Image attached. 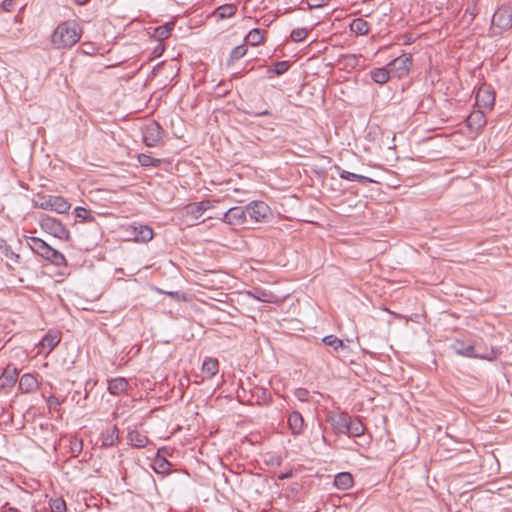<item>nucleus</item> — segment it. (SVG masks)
<instances>
[{
    "mask_svg": "<svg viewBox=\"0 0 512 512\" xmlns=\"http://www.w3.org/2000/svg\"><path fill=\"white\" fill-rule=\"evenodd\" d=\"M81 35L82 27L77 21H64L55 28L52 34V43L59 49L71 48L80 40Z\"/></svg>",
    "mask_w": 512,
    "mask_h": 512,
    "instance_id": "f257e3e1",
    "label": "nucleus"
},
{
    "mask_svg": "<svg viewBox=\"0 0 512 512\" xmlns=\"http://www.w3.org/2000/svg\"><path fill=\"white\" fill-rule=\"evenodd\" d=\"M512 28V5L503 4L493 14L490 31L492 35L502 34Z\"/></svg>",
    "mask_w": 512,
    "mask_h": 512,
    "instance_id": "f03ea898",
    "label": "nucleus"
},
{
    "mask_svg": "<svg viewBox=\"0 0 512 512\" xmlns=\"http://www.w3.org/2000/svg\"><path fill=\"white\" fill-rule=\"evenodd\" d=\"M36 207L43 210L55 211L57 213H66L70 209V203L62 196L47 195L42 196L39 202H36Z\"/></svg>",
    "mask_w": 512,
    "mask_h": 512,
    "instance_id": "7ed1b4c3",
    "label": "nucleus"
},
{
    "mask_svg": "<svg viewBox=\"0 0 512 512\" xmlns=\"http://www.w3.org/2000/svg\"><path fill=\"white\" fill-rule=\"evenodd\" d=\"M41 229L61 240H68L70 238L69 230L56 218L44 216L40 219Z\"/></svg>",
    "mask_w": 512,
    "mask_h": 512,
    "instance_id": "20e7f679",
    "label": "nucleus"
},
{
    "mask_svg": "<svg viewBox=\"0 0 512 512\" xmlns=\"http://www.w3.org/2000/svg\"><path fill=\"white\" fill-rule=\"evenodd\" d=\"M162 132L163 130L157 122L148 123L142 130L143 142L148 147L156 146L162 139Z\"/></svg>",
    "mask_w": 512,
    "mask_h": 512,
    "instance_id": "39448f33",
    "label": "nucleus"
},
{
    "mask_svg": "<svg viewBox=\"0 0 512 512\" xmlns=\"http://www.w3.org/2000/svg\"><path fill=\"white\" fill-rule=\"evenodd\" d=\"M247 216L254 222L264 221L270 214L269 206L263 201H253L246 206Z\"/></svg>",
    "mask_w": 512,
    "mask_h": 512,
    "instance_id": "423d86ee",
    "label": "nucleus"
},
{
    "mask_svg": "<svg viewBox=\"0 0 512 512\" xmlns=\"http://www.w3.org/2000/svg\"><path fill=\"white\" fill-rule=\"evenodd\" d=\"M412 65V58L410 55L403 54L388 64V68L391 73H396L398 78L406 76L409 72L410 66Z\"/></svg>",
    "mask_w": 512,
    "mask_h": 512,
    "instance_id": "0eeeda50",
    "label": "nucleus"
},
{
    "mask_svg": "<svg viewBox=\"0 0 512 512\" xmlns=\"http://www.w3.org/2000/svg\"><path fill=\"white\" fill-rule=\"evenodd\" d=\"M349 418L350 416L346 412L329 411L326 415V421L331 425L333 430L341 434H344L347 430Z\"/></svg>",
    "mask_w": 512,
    "mask_h": 512,
    "instance_id": "6e6552de",
    "label": "nucleus"
},
{
    "mask_svg": "<svg viewBox=\"0 0 512 512\" xmlns=\"http://www.w3.org/2000/svg\"><path fill=\"white\" fill-rule=\"evenodd\" d=\"M475 101L480 109L491 110L495 103L494 91L489 86H481L476 92Z\"/></svg>",
    "mask_w": 512,
    "mask_h": 512,
    "instance_id": "1a4fd4ad",
    "label": "nucleus"
},
{
    "mask_svg": "<svg viewBox=\"0 0 512 512\" xmlns=\"http://www.w3.org/2000/svg\"><path fill=\"white\" fill-rule=\"evenodd\" d=\"M223 221L229 225L240 226L247 222V210L242 207H232L223 216Z\"/></svg>",
    "mask_w": 512,
    "mask_h": 512,
    "instance_id": "9d476101",
    "label": "nucleus"
},
{
    "mask_svg": "<svg viewBox=\"0 0 512 512\" xmlns=\"http://www.w3.org/2000/svg\"><path fill=\"white\" fill-rule=\"evenodd\" d=\"M129 230L135 242L145 243L153 238V230L147 225L133 224L130 226Z\"/></svg>",
    "mask_w": 512,
    "mask_h": 512,
    "instance_id": "9b49d317",
    "label": "nucleus"
},
{
    "mask_svg": "<svg viewBox=\"0 0 512 512\" xmlns=\"http://www.w3.org/2000/svg\"><path fill=\"white\" fill-rule=\"evenodd\" d=\"M61 337L57 333H48L39 343L38 353L48 355L60 342Z\"/></svg>",
    "mask_w": 512,
    "mask_h": 512,
    "instance_id": "f8f14e48",
    "label": "nucleus"
},
{
    "mask_svg": "<svg viewBox=\"0 0 512 512\" xmlns=\"http://www.w3.org/2000/svg\"><path fill=\"white\" fill-rule=\"evenodd\" d=\"M288 426L294 436L301 435L305 429L304 418L298 411H293L288 416Z\"/></svg>",
    "mask_w": 512,
    "mask_h": 512,
    "instance_id": "ddd939ff",
    "label": "nucleus"
},
{
    "mask_svg": "<svg viewBox=\"0 0 512 512\" xmlns=\"http://www.w3.org/2000/svg\"><path fill=\"white\" fill-rule=\"evenodd\" d=\"M129 383L124 377H116L108 380V391L110 394L119 396L127 394Z\"/></svg>",
    "mask_w": 512,
    "mask_h": 512,
    "instance_id": "4468645a",
    "label": "nucleus"
},
{
    "mask_svg": "<svg viewBox=\"0 0 512 512\" xmlns=\"http://www.w3.org/2000/svg\"><path fill=\"white\" fill-rule=\"evenodd\" d=\"M28 245L32 249L33 252L40 255L42 258L46 259L52 247L47 244L44 240L38 237H29Z\"/></svg>",
    "mask_w": 512,
    "mask_h": 512,
    "instance_id": "2eb2a0df",
    "label": "nucleus"
},
{
    "mask_svg": "<svg viewBox=\"0 0 512 512\" xmlns=\"http://www.w3.org/2000/svg\"><path fill=\"white\" fill-rule=\"evenodd\" d=\"M486 122V116L482 110L473 111L467 118V125L473 130H480Z\"/></svg>",
    "mask_w": 512,
    "mask_h": 512,
    "instance_id": "dca6fc26",
    "label": "nucleus"
},
{
    "mask_svg": "<svg viewBox=\"0 0 512 512\" xmlns=\"http://www.w3.org/2000/svg\"><path fill=\"white\" fill-rule=\"evenodd\" d=\"M219 371V362L215 358L207 357L203 361L202 364V373L204 374L203 378L211 379L213 378Z\"/></svg>",
    "mask_w": 512,
    "mask_h": 512,
    "instance_id": "f3484780",
    "label": "nucleus"
},
{
    "mask_svg": "<svg viewBox=\"0 0 512 512\" xmlns=\"http://www.w3.org/2000/svg\"><path fill=\"white\" fill-rule=\"evenodd\" d=\"M37 388V380L31 374H24L19 380V389L24 393H30Z\"/></svg>",
    "mask_w": 512,
    "mask_h": 512,
    "instance_id": "a211bd4d",
    "label": "nucleus"
},
{
    "mask_svg": "<svg viewBox=\"0 0 512 512\" xmlns=\"http://www.w3.org/2000/svg\"><path fill=\"white\" fill-rule=\"evenodd\" d=\"M237 12V6L235 4H224L217 7L213 15L217 16L219 19L224 20L233 17Z\"/></svg>",
    "mask_w": 512,
    "mask_h": 512,
    "instance_id": "6ab92c4d",
    "label": "nucleus"
},
{
    "mask_svg": "<svg viewBox=\"0 0 512 512\" xmlns=\"http://www.w3.org/2000/svg\"><path fill=\"white\" fill-rule=\"evenodd\" d=\"M390 73L389 68L381 67L371 70L370 76L375 83L383 85L389 81Z\"/></svg>",
    "mask_w": 512,
    "mask_h": 512,
    "instance_id": "aec40b11",
    "label": "nucleus"
},
{
    "mask_svg": "<svg viewBox=\"0 0 512 512\" xmlns=\"http://www.w3.org/2000/svg\"><path fill=\"white\" fill-rule=\"evenodd\" d=\"M349 28L351 32L358 36L367 35L369 32V24L362 18L353 19Z\"/></svg>",
    "mask_w": 512,
    "mask_h": 512,
    "instance_id": "412c9836",
    "label": "nucleus"
},
{
    "mask_svg": "<svg viewBox=\"0 0 512 512\" xmlns=\"http://www.w3.org/2000/svg\"><path fill=\"white\" fill-rule=\"evenodd\" d=\"M365 427L362 424V422L359 419H352L349 418L347 430L344 434H347L349 436L353 437H359L364 434Z\"/></svg>",
    "mask_w": 512,
    "mask_h": 512,
    "instance_id": "4be33fe9",
    "label": "nucleus"
},
{
    "mask_svg": "<svg viewBox=\"0 0 512 512\" xmlns=\"http://www.w3.org/2000/svg\"><path fill=\"white\" fill-rule=\"evenodd\" d=\"M334 485L341 490H347L353 485V477L348 472L338 473L334 478Z\"/></svg>",
    "mask_w": 512,
    "mask_h": 512,
    "instance_id": "5701e85b",
    "label": "nucleus"
},
{
    "mask_svg": "<svg viewBox=\"0 0 512 512\" xmlns=\"http://www.w3.org/2000/svg\"><path fill=\"white\" fill-rule=\"evenodd\" d=\"M128 440L131 445L137 448H144L149 442L148 437L137 430L128 433Z\"/></svg>",
    "mask_w": 512,
    "mask_h": 512,
    "instance_id": "b1692460",
    "label": "nucleus"
},
{
    "mask_svg": "<svg viewBox=\"0 0 512 512\" xmlns=\"http://www.w3.org/2000/svg\"><path fill=\"white\" fill-rule=\"evenodd\" d=\"M454 351L462 356L478 358L479 356L474 353V346L472 344H464L463 342L456 341L453 344Z\"/></svg>",
    "mask_w": 512,
    "mask_h": 512,
    "instance_id": "393cba45",
    "label": "nucleus"
},
{
    "mask_svg": "<svg viewBox=\"0 0 512 512\" xmlns=\"http://www.w3.org/2000/svg\"><path fill=\"white\" fill-rule=\"evenodd\" d=\"M340 171H339V176L341 179H344V180H348V181H357L359 183H362V184H367V183H372L373 180L367 176H363V175H359V174H356V173H352V172H349V171H346V170H342L340 168H338Z\"/></svg>",
    "mask_w": 512,
    "mask_h": 512,
    "instance_id": "a878e982",
    "label": "nucleus"
},
{
    "mask_svg": "<svg viewBox=\"0 0 512 512\" xmlns=\"http://www.w3.org/2000/svg\"><path fill=\"white\" fill-rule=\"evenodd\" d=\"M213 205L211 201L204 200L198 203H194L189 206V213L192 214L195 218H199L202 214L208 209L212 208Z\"/></svg>",
    "mask_w": 512,
    "mask_h": 512,
    "instance_id": "bb28decb",
    "label": "nucleus"
},
{
    "mask_svg": "<svg viewBox=\"0 0 512 512\" xmlns=\"http://www.w3.org/2000/svg\"><path fill=\"white\" fill-rule=\"evenodd\" d=\"M0 251L12 263L18 264L20 262V255L15 253L11 246L8 245L7 242L2 238H0Z\"/></svg>",
    "mask_w": 512,
    "mask_h": 512,
    "instance_id": "cd10ccee",
    "label": "nucleus"
},
{
    "mask_svg": "<svg viewBox=\"0 0 512 512\" xmlns=\"http://www.w3.org/2000/svg\"><path fill=\"white\" fill-rule=\"evenodd\" d=\"M322 342L331 347L335 352H339L347 349V346L344 344L343 340L339 339L335 335H327L323 337Z\"/></svg>",
    "mask_w": 512,
    "mask_h": 512,
    "instance_id": "c85d7f7f",
    "label": "nucleus"
},
{
    "mask_svg": "<svg viewBox=\"0 0 512 512\" xmlns=\"http://www.w3.org/2000/svg\"><path fill=\"white\" fill-rule=\"evenodd\" d=\"M248 294L251 297L265 303H272L275 299V295L273 293L267 292L263 289H254V291L248 292Z\"/></svg>",
    "mask_w": 512,
    "mask_h": 512,
    "instance_id": "c756f323",
    "label": "nucleus"
},
{
    "mask_svg": "<svg viewBox=\"0 0 512 512\" xmlns=\"http://www.w3.org/2000/svg\"><path fill=\"white\" fill-rule=\"evenodd\" d=\"M247 53V48L244 44L238 45L232 49L230 52L229 58L227 60V64L231 65L244 57Z\"/></svg>",
    "mask_w": 512,
    "mask_h": 512,
    "instance_id": "7c9ffc66",
    "label": "nucleus"
},
{
    "mask_svg": "<svg viewBox=\"0 0 512 512\" xmlns=\"http://www.w3.org/2000/svg\"><path fill=\"white\" fill-rule=\"evenodd\" d=\"M263 38L262 30L255 28L249 31L245 37V41L251 46H257L262 42Z\"/></svg>",
    "mask_w": 512,
    "mask_h": 512,
    "instance_id": "2f4dec72",
    "label": "nucleus"
},
{
    "mask_svg": "<svg viewBox=\"0 0 512 512\" xmlns=\"http://www.w3.org/2000/svg\"><path fill=\"white\" fill-rule=\"evenodd\" d=\"M173 28H174V23L167 22L164 25L159 26L155 29V36L160 40L167 39L170 36Z\"/></svg>",
    "mask_w": 512,
    "mask_h": 512,
    "instance_id": "473e14b6",
    "label": "nucleus"
},
{
    "mask_svg": "<svg viewBox=\"0 0 512 512\" xmlns=\"http://www.w3.org/2000/svg\"><path fill=\"white\" fill-rule=\"evenodd\" d=\"M17 380V374H16V370L14 369L13 371H9L8 369H6L2 375V377L0 378V385L2 387H10V386H13L15 384Z\"/></svg>",
    "mask_w": 512,
    "mask_h": 512,
    "instance_id": "72a5a7b5",
    "label": "nucleus"
},
{
    "mask_svg": "<svg viewBox=\"0 0 512 512\" xmlns=\"http://www.w3.org/2000/svg\"><path fill=\"white\" fill-rule=\"evenodd\" d=\"M46 260L50 261L51 263H53L56 266L66 265V259H65L64 255L54 248H52V250L48 254Z\"/></svg>",
    "mask_w": 512,
    "mask_h": 512,
    "instance_id": "f704fd0d",
    "label": "nucleus"
},
{
    "mask_svg": "<svg viewBox=\"0 0 512 512\" xmlns=\"http://www.w3.org/2000/svg\"><path fill=\"white\" fill-rule=\"evenodd\" d=\"M137 158H138V162L144 167H149V166L158 167L161 164L160 159L153 158L150 155H147L144 153L138 154Z\"/></svg>",
    "mask_w": 512,
    "mask_h": 512,
    "instance_id": "c9c22d12",
    "label": "nucleus"
},
{
    "mask_svg": "<svg viewBox=\"0 0 512 512\" xmlns=\"http://www.w3.org/2000/svg\"><path fill=\"white\" fill-rule=\"evenodd\" d=\"M119 437V430L116 426L112 427L107 431V435L104 437L103 444L105 446H112Z\"/></svg>",
    "mask_w": 512,
    "mask_h": 512,
    "instance_id": "e433bc0d",
    "label": "nucleus"
},
{
    "mask_svg": "<svg viewBox=\"0 0 512 512\" xmlns=\"http://www.w3.org/2000/svg\"><path fill=\"white\" fill-rule=\"evenodd\" d=\"M51 512H66V503L62 498H55L50 500Z\"/></svg>",
    "mask_w": 512,
    "mask_h": 512,
    "instance_id": "4c0bfd02",
    "label": "nucleus"
},
{
    "mask_svg": "<svg viewBox=\"0 0 512 512\" xmlns=\"http://www.w3.org/2000/svg\"><path fill=\"white\" fill-rule=\"evenodd\" d=\"M256 396L257 401L262 404H269L272 399L270 392L264 388H257Z\"/></svg>",
    "mask_w": 512,
    "mask_h": 512,
    "instance_id": "58836bf2",
    "label": "nucleus"
},
{
    "mask_svg": "<svg viewBox=\"0 0 512 512\" xmlns=\"http://www.w3.org/2000/svg\"><path fill=\"white\" fill-rule=\"evenodd\" d=\"M307 35L308 30L306 28H296L292 30L290 37L294 42H301L307 37Z\"/></svg>",
    "mask_w": 512,
    "mask_h": 512,
    "instance_id": "ea45409f",
    "label": "nucleus"
},
{
    "mask_svg": "<svg viewBox=\"0 0 512 512\" xmlns=\"http://www.w3.org/2000/svg\"><path fill=\"white\" fill-rule=\"evenodd\" d=\"M74 213H75V217L76 218H79V219H81L83 221L92 219V217L90 215V211L87 210L84 207H80V206L76 207L75 210H74Z\"/></svg>",
    "mask_w": 512,
    "mask_h": 512,
    "instance_id": "a19ab883",
    "label": "nucleus"
},
{
    "mask_svg": "<svg viewBox=\"0 0 512 512\" xmlns=\"http://www.w3.org/2000/svg\"><path fill=\"white\" fill-rule=\"evenodd\" d=\"M290 67V63L288 61H279L274 65V73L276 75L284 74Z\"/></svg>",
    "mask_w": 512,
    "mask_h": 512,
    "instance_id": "79ce46f5",
    "label": "nucleus"
},
{
    "mask_svg": "<svg viewBox=\"0 0 512 512\" xmlns=\"http://www.w3.org/2000/svg\"><path fill=\"white\" fill-rule=\"evenodd\" d=\"M294 396L301 402L308 401L309 391L305 388H298L294 391Z\"/></svg>",
    "mask_w": 512,
    "mask_h": 512,
    "instance_id": "37998d69",
    "label": "nucleus"
},
{
    "mask_svg": "<svg viewBox=\"0 0 512 512\" xmlns=\"http://www.w3.org/2000/svg\"><path fill=\"white\" fill-rule=\"evenodd\" d=\"M47 404L50 409H57L61 405V401L52 395L47 399Z\"/></svg>",
    "mask_w": 512,
    "mask_h": 512,
    "instance_id": "c03bdc74",
    "label": "nucleus"
},
{
    "mask_svg": "<svg viewBox=\"0 0 512 512\" xmlns=\"http://www.w3.org/2000/svg\"><path fill=\"white\" fill-rule=\"evenodd\" d=\"M156 465L158 466V468H155V471L159 472L160 469L162 471L167 469L170 466V463L166 459L161 458L156 460Z\"/></svg>",
    "mask_w": 512,
    "mask_h": 512,
    "instance_id": "a18cd8bd",
    "label": "nucleus"
},
{
    "mask_svg": "<svg viewBox=\"0 0 512 512\" xmlns=\"http://www.w3.org/2000/svg\"><path fill=\"white\" fill-rule=\"evenodd\" d=\"M15 0H4L1 4V7L5 11H12L14 8Z\"/></svg>",
    "mask_w": 512,
    "mask_h": 512,
    "instance_id": "49530a36",
    "label": "nucleus"
},
{
    "mask_svg": "<svg viewBox=\"0 0 512 512\" xmlns=\"http://www.w3.org/2000/svg\"><path fill=\"white\" fill-rule=\"evenodd\" d=\"M307 4L311 8H318L325 5V0H307Z\"/></svg>",
    "mask_w": 512,
    "mask_h": 512,
    "instance_id": "de8ad7c7",
    "label": "nucleus"
},
{
    "mask_svg": "<svg viewBox=\"0 0 512 512\" xmlns=\"http://www.w3.org/2000/svg\"><path fill=\"white\" fill-rule=\"evenodd\" d=\"M249 115L251 116H254V117H259V116H269L271 115V112L268 110V109H265L263 111H258V112H247Z\"/></svg>",
    "mask_w": 512,
    "mask_h": 512,
    "instance_id": "09e8293b",
    "label": "nucleus"
},
{
    "mask_svg": "<svg viewBox=\"0 0 512 512\" xmlns=\"http://www.w3.org/2000/svg\"><path fill=\"white\" fill-rule=\"evenodd\" d=\"M4 512H20L17 508L10 507L6 509Z\"/></svg>",
    "mask_w": 512,
    "mask_h": 512,
    "instance_id": "8fccbe9b",
    "label": "nucleus"
},
{
    "mask_svg": "<svg viewBox=\"0 0 512 512\" xmlns=\"http://www.w3.org/2000/svg\"><path fill=\"white\" fill-rule=\"evenodd\" d=\"M77 4L79 5H84L86 4L89 0H75Z\"/></svg>",
    "mask_w": 512,
    "mask_h": 512,
    "instance_id": "3c124183",
    "label": "nucleus"
},
{
    "mask_svg": "<svg viewBox=\"0 0 512 512\" xmlns=\"http://www.w3.org/2000/svg\"><path fill=\"white\" fill-rule=\"evenodd\" d=\"M288 477V474H284L282 476H280L281 479H284V478H287Z\"/></svg>",
    "mask_w": 512,
    "mask_h": 512,
    "instance_id": "603ef678",
    "label": "nucleus"
}]
</instances>
